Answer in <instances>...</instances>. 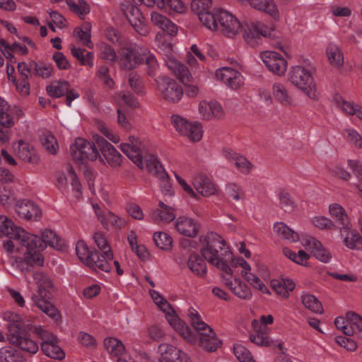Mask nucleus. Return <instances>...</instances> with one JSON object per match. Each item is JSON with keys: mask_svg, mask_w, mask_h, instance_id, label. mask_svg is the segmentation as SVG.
<instances>
[{"mask_svg": "<svg viewBox=\"0 0 362 362\" xmlns=\"http://www.w3.org/2000/svg\"><path fill=\"white\" fill-rule=\"evenodd\" d=\"M47 245L59 251L66 247L64 240L52 230L45 229L41 233V237L27 233L23 245L26 251L23 258H16V267L26 275L35 267L43 266L44 258L40 251Z\"/></svg>", "mask_w": 362, "mask_h": 362, "instance_id": "f257e3e1", "label": "nucleus"}, {"mask_svg": "<svg viewBox=\"0 0 362 362\" xmlns=\"http://www.w3.org/2000/svg\"><path fill=\"white\" fill-rule=\"evenodd\" d=\"M203 245L200 249V253L205 260L210 264L215 265L218 269H221L227 274H232L233 271L227 264L223 254L220 253L225 250V254L232 255L228 247H225V240L216 233L209 232L204 237L200 238Z\"/></svg>", "mask_w": 362, "mask_h": 362, "instance_id": "f03ea898", "label": "nucleus"}, {"mask_svg": "<svg viewBox=\"0 0 362 362\" xmlns=\"http://www.w3.org/2000/svg\"><path fill=\"white\" fill-rule=\"evenodd\" d=\"M4 316V319L9 321L7 339L10 343L30 354L37 353L39 349L38 345L37 342L30 338L23 323L20 320L21 317L12 312L5 313Z\"/></svg>", "mask_w": 362, "mask_h": 362, "instance_id": "7ed1b4c3", "label": "nucleus"}, {"mask_svg": "<svg viewBox=\"0 0 362 362\" xmlns=\"http://www.w3.org/2000/svg\"><path fill=\"white\" fill-rule=\"evenodd\" d=\"M33 276L38 286L37 294H33L32 296L34 304L56 322L60 321L62 316L59 312L49 301L52 297L51 290L53 285L51 279L45 274L40 272H34Z\"/></svg>", "mask_w": 362, "mask_h": 362, "instance_id": "20e7f679", "label": "nucleus"}, {"mask_svg": "<svg viewBox=\"0 0 362 362\" xmlns=\"http://www.w3.org/2000/svg\"><path fill=\"white\" fill-rule=\"evenodd\" d=\"M192 325L199 333V345L208 352H214L221 345L211 327L202 321L199 314L194 310H189Z\"/></svg>", "mask_w": 362, "mask_h": 362, "instance_id": "39448f33", "label": "nucleus"}, {"mask_svg": "<svg viewBox=\"0 0 362 362\" xmlns=\"http://www.w3.org/2000/svg\"><path fill=\"white\" fill-rule=\"evenodd\" d=\"M288 80L298 88L303 91L310 99L318 100L320 93L310 73L301 66L291 67L288 72Z\"/></svg>", "mask_w": 362, "mask_h": 362, "instance_id": "423d86ee", "label": "nucleus"}, {"mask_svg": "<svg viewBox=\"0 0 362 362\" xmlns=\"http://www.w3.org/2000/svg\"><path fill=\"white\" fill-rule=\"evenodd\" d=\"M166 64L177 79L186 86V94L191 98L197 96L199 89L197 86L190 84L192 76L188 68L173 57H168Z\"/></svg>", "mask_w": 362, "mask_h": 362, "instance_id": "0eeeda50", "label": "nucleus"}, {"mask_svg": "<svg viewBox=\"0 0 362 362\" xmlns=\"http://www.w3.org/2000/svg\"><path fill=\"white\" fill-rule=\"evenodd\" d=\"M98 146L94 140L90 143L82 138H77L74 144L70 147L71 154L73 158L84 163L87 160H95L99 156Z\"/></svg>", "mask_w": 362, "mask_h": 362, "instance_id": "6e6552de", "label": "nucleus"}, {"mask_svg": "<svg viewBox=\"0 0 362 362\" xmlns=\"http://www.w3.org/2000/svg\"><path fill=\"white\" fill-rule=\"evenodd\" d=\"M172 119L176 130L180 134L187 136L190 141L195 142L202 138V127L199 122L191 123L177 115H173Z\"/></svg>", "mask_w": 362, "mask_h": 362, "instance_id": "1a4fd4ad", "label": "nucleus"}, {"mask_svg": "<svg viewBox=\"0 0 362 362\" xmlns=\"http://www.w3.org/2000/svg\"><path fill=\"white\" fill-rule=\"evenodd\" d=\"M121 9L134 30L141 35L148 33L145 18L139 8L131 4H122Z\"/></svg>", "mask_w": 362, "mask_h": 362, "instance_id": "9d476101", "label": "nucleus"}, {"mask_svg": "<svg viewBox=\"0 0 362 362\" xmlns=\"http://www.w3.org/2000/svg\"><path fill=\"white\" fill-rule=\"evenodd\" d=\"M158 88L163 100L170 103L180 101L183 95V89L175 80L163 78L158 83Z\"/></svg>", "mask_w": 362, "mask_h": 362, "instance_id": "9b49d317", "label": "nucleus"}, {"mask_svg": "<svg viewBox=\"0 0 362 362\" xmlns=\"http://www.w3.org/2000/svg\"><path fill=\"white\" fill-rule=\"evenodd\" d=\"M217 19L221 31L228 37H233L237 35L241 28L239 21L226 11L218 10Z\"/></svg>", "mask_w": 362, "mask_h": 362, "instance_id": "f8f14e48", "label": "nucleus"}, {"mask_svg": "<svg viewBox=\"0 0 362 362\" xmlns=\"http://www.w3.org/2000/svg\"><path fill=\"white\" fill-rule=\"evenodd\" d=\"M25 235L27 232L25 230L16 226L7 216L0 215V237L7 236L23 245Z\"/></svg>", "mask_w": 362, "mask_h": 362, "instance_id": "ddd939ff", "label": "nucleus"}, {"mask_svg": "<svg viewBox=\"0 0 362 362\" xmlns=\"http://www.w3.org/2000/svg\"><path fill=\"white\" fill-rule=\"evenodd\" d=\"M274 27H268L261 22L253 23L251 28L248 31L245 30L243 37L245 40L250 46H255L258 43L259 36L265 37H274Z\"/></svg>", "mask_w": 362, "mask_h": 362, "instance_id": "4468645a", "label": "nucleus"}, {"mask_svg": "<svg viewBox=\"0 0 362 362\" xmlns=\"http://www.w3.org/2000/svg\"><path fill=\"white\" fill-rule=\"evenodd\" d=\"M261 58L270 71L278 76L284 74L287 68V62L280 54L267 51L261 53Z\"/></svg>", "mask_w": 362, "mask_h": 362, "instance_id": "2eb2a0df", "label": "nucleus"}, {"mask_svg": "<svg viewBox=\"0 0 362 362\" xmlns=\"http://www.w3.org/2000/svg\"><path fill=\"white\" fill-rule=\"evenodd\" d=\"M93 140L95 141L103 156L111 166L117 167L120 165L121 155L111 144L100 135H94Z\"/></svg>", "mask_w": 362, "mask_h": 362, "instance_id": "dca6fc26", "label": "nucleus"}, {"mask_svg": "<svg viewBox=\"0 0 362 362\" xmlns=\"http://www.w3.org/2000/svg\"><path fill=\"white\" fill-rule=\"evenodd\" d=\"M160 354L159 362H191L187 355L169 344H161L158 346Z\"/></svg>", "mask_w": 362, "mask_h": 362, "instance_id": "f3484780", "label": "nucleus"}, {"mask_svg": "<svg viewBox=\"0 0 362 362\" xmlns=\"http://www.w3.org/2000/svg\"><path fill=\"white\" fill-rule=\"evenodd\" d=\"M145 56V51L141 49L127 47L123 49L121 58V66L126 70H132L141 64Z\"/></svg>", "mask_w": 362, "mask_h": 362, "instance_id": "a211bd4d", "label": "nucleus"}, {"mask_svg": "<svg viewBox=\"0 0 362 362\" xmlns=\"http://www.w3.org/2000/svg\"><path fill=\"white\" fill-rule=\"evenodd\" d=\"M15 210L18 216L26 220L37 221L42 215V211L33 202L25 199L18 201Z\"/></svg>", "mask_w": 362, "mask_h": 362, "instance_id": "6ab92c4d", "label": "nucleus"}, {"mask_svg": "<svg viewBox=\"0 0 362 362\" xmlns=\"http://www.w3.org/2000/svg\"><path fill=\"white\" fill-rule=\"evenodd\" d=\"M217 76L226 85L233 89H238L243 83L244 80L243 76L236 70L224 67L220 70Z\"/></svg>", "mask_w": 362, "mask_h": 362, "instance_id": "aec40b11", "label": "nucleus"}, {"mask_svg": "<svg viewBox=\"0 0 362 362\" xmlns=\"http://www.w3.org/2000/svg\"><path fill=\"white\" fill-rule=\"evenodd\" d=\"M16 156L23 161L35 164L39 161V156L34 147L20 140L17 147H14Z\"/></svg>", "mask_w": 362, "mask_h": 362, "instance_id": "412c9836", "label": "nucleus"}, {"mask_svg": "<svg viewBox=\"0 0 362 362\" xmlns=\"http://www.w3.org/2000/svg\"><path fill=\"white\" fill-rule=\"evenodd\" d=\"M193 185L196 190L204 197L215 194L216 185L206 175L198 174L193 179Z\"/></svg>", "mask_w": 362, "mask_h": 362, "instance_id": "4be33fe9", "label": "nucleus"}, {"mask_svg": "<svg viewBox=\"0 0 362 362\" xmlns=\"http://www.w3.org/2000/svg\"><path fill=\"white\" fill-rule=\"evenodd\" d=\"M177 230L182 235L194 238L199 232L198 224L192 218L187 217H179L175 223Z\"/></svg>", "mask_w": 362, "mask_h": 362, "instance_id": "5701e85b", "label": "nucleus"}, {"mask_svg": "<svg viewBox=\"0 0 362 362\" xmlns=\"http://www.w3.org/2000/svg\"><path fill=\"white\" fill-rule=\"evenodd\" d=\"M305 245L312 249L313 255L320 262L328 263L332 259L330 252L315 238L309 237L307 238Z\"/></svg>", "mask_w": 362, "mask_h": 362, "instance_id": "b1692460", "label": "nucleus"}, {"mask_svg": "<svg viewBox=\"0 0 362 362\" xmlns=\"http://www.w3.org/2000/svg\"><path fill=\"white\" fill-rule=\"evenodd\" d=\"M252 325L255 329V334H250V339L251 342L261 346H269L273 344V341L269 339L267 333V327L264 325H258L256 320L252 321Z\"/></svg>", "mask_w": 362, "mask_h": 362, "instance_id": "393cba45", "label": "nucleus"}, {"mask_svg": "<svg viewBox=\"0 0 362 362\" xmlns=\"http://www.w3.org/2000/svg\"><path fill=\"white\" fill-rule=\"evenodd\" d=\"M341 233L344 237V243L350 249H362V237L357 231L351 230V224L347 228H340Z\"/></svg>", "mask_w": 362, "mask_h": 362, "instance_id": "a878e982", "label": "nucleus"}, {"mask_svg": "<svg viewBox=\"0 0 362 362\" xmlns=\"http://www.w3.org/2000/svg\"><path fill=\"white\" fill-rule=\"evenodd\" d=\"M337 105L347 115H356L362 120V107L355 103L345 100L341 96L337 95L334 98Z\"/></svg>", "mask_w": 362, "mask_h": 362, "instance_id": "bb28decb", "label": "nucleus"}, {"mask_svg": "<svg viewBox=\"0 0 362 362\" xmlns=\"http://www.w3.org/2000/svg\"><path fill=\"white\" fill-rule=\"evenodd\" d=\"M166 318L170 325L176 329L180 335L189 341H192L194 338L192 334L191 329L185 325V322L180 320L175 313H170L166 315Z\"/></svg>", "mask_w": 362, "mask_h": 362, "instance_id": "cd10ccee", "label": "nucleus"}, {"mask_svg": "<svg viewBox=\"0 0 362 362\" xmlns=\"http://www.w3.org/2000/svg\"><path fill=\"white\" fill-rule=\"evenodd\" d=\"M158 206L160 209L155 210L152 214V218L155 222L168 223L175 218L176 216L172 207L166 205L163 202H159Z\"/></svg>", "mask_w": 362, "mask_h": 362, "instance_id": "c85d7f7f", "label": "nucleus"}, {"mask_svg": "<svg viewBox=\"0 0 362 362\" xmlns=\"http://www.w3.org/2000/svg\"><path fill=\"white\" fill-rule=\"evenodd\" d=\"M146 168L148 173L158 179L168 178V175L156 158L153 155H147L144 158Z\"/></svg>", "mask_w": 362, "mask_h": 362, "instance_id": "c756f323", "label": "nucleus"}, {"mask_svg": "<svg viewBox=\"0 0 362 362\" xmlns=\"http://www.w3.org/2000/svg\"><path fill=\"white\" fill-rule=\"evenodd\" d=\"M189 269L197 276L204 277L206 274V264L202 257L193 253L190 255L187 260Z\"/></svg>", "mask_w": 362, "mask_h": 362, "instance_id": "7c9ffc66", "label": "nucleus"}, {"mask_svg": "<svg viewBox=\"0 0 362 362\" xmlns=\"http://www.w3.org/2000/svg\"><path fill=\"white\" fill-rule=\"evenodd\" d=\"M272 288L281 297L287 298L289 296V291L295 288V284L289 279H272L270 282Z\"/></svg>", "mask_w": 362, "mask_h": 362, "instance_id": "2f4dec72", "label": "nucleus"}, {"mask_svg": "<svg viewBox=\"0 0 362 362\" xmlns=\"http://www.w3.org/2000/svg\"><path fill=\"white\" fill-rule=\"evenodd\" d=\"M251 6L257 10L269 14L274 20L279 18V12L272 0H250Z\"/></svg>", "mask_w": 362, "mask_h": 362, "instance_id": "473e14b6", "label": "nucleus"}, {"mask_svg": "<svg viewBox=\"0 0 362 362\" xmlns=\"http://www.w3.org/2000/svg\"><path fill=\"white\" fill-rule=\"evenodd\" d=\"M274 230L276 235L281 239L287 240L291 242H297L299 240L298 233L282 222L275 223Z\"/></svg>", "mask_w": 362, "mask_h": 362, "instance_id": "72a5a7b5", "label": "nucleus"}, {"mask_svg": "<svg viewBox=\"0 0 362 362\" xmlns=\"http://www.w3.org/2000/svg\"><path fill=\"white\" fill-rule=\"evenodd\" d=\"M76 255L80 260L84 262L88 267L93 266V258L98 257L97 254L92 253V250H90L88 245L83 240L77 242L76 245Z\"/></svg>", "mask_w": 362, "mask_h": 362, "instance_id": "f704fd0d", "label": "nucleus"}, {"mask_svg": "<svg viewBox=\"0 0 362 362\" xmlns=\"http://www.w3.org/2000/svg\"><path fill=\"white\" fill-rule=\"evenodd\" d=\"M151 22L153 25L170 34L175 33L177 29L175 25L170 19L158 12L151 13Z\"/></svg>", "mask_w": 362, "mask_h": 362, "instance_id": "c9c22d12", "label": "nucleus"}, {"mask_svg": "<svg viewBox=\"0 0 362 362\" xmlns=\"http://www.w3.org/2000/svg\"><path fill=\"white\" fill-rule=\"evenodd\" d=\"M57 344L58 341L48 344L47 342L41 343V349L48 357L54 359L62 360L65 357V353Z\"/></svg>", "mask_w": 362, "mask_h": 362, "instance_id": "e433bc0d", "label": "nucleus"}, {"mask_svg": "<svg viewBox=\"0 0 362 362\" xmlns=\"http://www.w3.org/2000/svg\"><path fill=\"white\" fill-rule=\"evenodd\" d=\"M329 212L332 217L335 218V221L338 223V227L347 228V226L350 225L347 214L345 210L339 204H334L329 206Z\"/></svg>", "mask_w": 362, "mask_h": 362, "instance_id": "4c0bfd02", "label": "nucleus"}, {"mask_svg": "<svg viewBox=\"0 0 362 362\" xmlns=\"http://www.w3.org/2000/svg\"><path fill=\"white\" fill-rule=\"evenodd\" d=\"M327 54L329 63L337 67L344 66V55L341 50L335 45H329L327 48Z\"/></svg>", "mask_w": 362, "mask_h": 362, "instance_id": "58836bf2", "label": "nucleus"}, {"mask_svg": "<svg viewBox=\"0 0 362 362\" xmlns=\"http://www.w3.org/2000/svg\"><path fill=\"white\" fill-rule=\"evenodd\" d=\"M1 362H26L21 354L11 347H3L0 349Z\"/></svg>", "mask_w": 362, "mask_h": 362, "instance_id": "ea45409f", "label": "nucleus"}, {"mask_svg": "<svg viewBox=\"0 0 362 362\" xmlns=\"http://www.w3.org/2000/svg\"><path fill=\"white\" fill-rule=\"evenodd\" d=\"M69 87L70 85L68 81L60 80L47 86L46 89L49 96L52 98H60L66 94Z\"/></svg>", "mask_w": 362, "mask_h": 362, "instance_id": "a19ab883", "label": "nucleus"}, {"mask_svg": "<svg viewBox=\"0 0 362 362\" xmlns=\"http://www.w3.org/2000/svg\"><path fill=\"white\" fill-rule=\"evenodd\" d=\"M121 150L131 159L139 168H144L143 155L141 148H132L129 144H121Z\"/></svg>", "mask_w": 362, "mask_h": 362, "instance_id": "79ce46f5", "label": "nucleus"}, {"mask_svg": "<svg viewBox=\"0 0 362 362\" xmlns=\"http://www.w3.org/2000/svg\"><path fill=\"white\" fill-rule=\"evenodd\" d=\"M40 140L47 153L52 155L57 154L58 149L57 141L51 132H42L40 136Z\"/></svg>", "mask_w": 362, "mask_h": 362, "instance_id": "37998d69", "label": "nucleus"}, {"mask_svg": "<svg viewBox=\"0 0 362 362\" xmlns=\"http://www.w3.org/2000/svg\"><path fill=\"white\" fill-rule=\"evenodd\" d=\"M273 95L274 98L282 105L287 106L292 103V97L281 83H275L273 86Z\"/></svg>", "mask_w": 362, "mask_h": 362, "instance_id": "c03bdc74", "label": "nucleus"}, {"mask_svg": "<svg viewBox=\"0 0 362 362\" xmlns=\"http://www.w3.org/2000/svg\"><path fill=\"white\" fill-rule=\"evenodd\" d=\"M104 346L107 352L115 356L122 355L125 351V347L122 342L116 338H105L104 339Z\"/></svg>", "mask_w": 362, "mask_h": 362, "instance_id": "a18cd8bd", "label": "nucleus"}, {"mask_svg": "<svg viewBox=\"0 0 362 362\" xmlns=\"http://www.w3.org/2000/svg\"><path fill=\"white\" fill-rule=\"evenodd\" d=\"M303 304L306 308L315 313L322 314L324 309L321 302L313 295L304 294L301 296Z\"/></svg>", "mask_w": 362, "mask_h": 362, "instance_id": "49530a36", "label": "nucleus"}, {"mask_svg": "<svg viewBox=\"0 0 362 362\" xmlns=\"http://www.w3.org/2000/svg\"><path fill=\"white\" fill-rule=\"evenodd\" d=\"M279 199L280 205L286 212L293 211L298 207V204L291 194L285 189L279 192Z\"/></svg>", "mask_w": 362, "mask_h": 362, "instance_id": "de8ad7c7", "label": "nucleus"}, {"mask_svg": "<svg viewBox=\"0 0 362 362\" xmlns=\"http://www.w3.org/2000/svg\"><path fill=\"white\" fill-rule=\"evenodd\" d=\"M226 157L228 160L234 161L235 165L240 171L245 173L250 172L252 165L245 157L230 152L228 153Z\"/></svg>", "mask_w": 362, "mask_h": 362, "instance_id": "09e8293b", "label": "nucleus"}, {"mask_svg": "<svg viewBox=\"0 0 362 362\" xmlns=\"http://www.w3.org/2000/svg\"><path fill=\"white\" fill-rule=\"evenodd\" d=\"M71 52L72 55L76 57L82 65H88L90 67L93 66V54L86 52L83 49L76 48L75 46L71 45Z\"/></svg>", "mask_w": 362, "mask_h": 362, "instance_id": "8fccbe9b", "label": "nucleus"}, {"mask_svg": "<svg viewBox=\"0 0 362 362\" xmlns=\"http://www.w3.org/2000/svg\"><path fill=\"white\" fill-rule=\"evenodd\" d=\"M94 240L98 248L110 260L113 259V253L111 250L107 239L101 232H96L93 236Z\"/></svg>", "mask_w": 362, "mask_h": 362, "instance_id": "3c124183", "label": "nucleus"}, {"mask_svg": "<svg viewBox=\"0 0 362 362\" xmlns=\"http://www.w3.org/2000/svg\"><path fill=\"white\" fill-rule=\"evenodd\" d=\"M201 23L206 28L211 30H216L218 28V19H217V11L214 13L212 10L202 13L201 16L199 17Z\"/></svg>", "mask_w": 362, "mask_h": 362, "instance_id": "603ef678", "label": "nucleus"}, {"mask_svg": "<svg viewBox=\"0 0 362 362\" xmlns=\"http://www.w3.org/2000/svg\"><path fill=\"white\" fill-rule=\"evenodd\" d=\"M92 253L97 254L98 257H94L93 258V261L91 260V262L93 263V266L89 267L93 269L98 268L103 272H109L111 270V266L108 262L110 259L107 258L104 254L101 255L98 251L95 250H92Z\"/></svg>", "mask_w": 362, "mask_h": 362, "instance_id": "864d4df0", "label": "nucleus"}, {"mask_svg": "<svg viewBox=\"0 0 362 362\" xmlns=\"http://www.w3.org/2000/svg\"><path fill=\"white\" fill-rule=\"evenodd\" d=\"M153 240L156 245L163 250L171 249L173 239L165 233L156 232L153 235Z\"/></svg>", "mask_w": 362, "mask_h": 362, "instance_id": "5fc2aeb1", "label": "nucleus"}, {"mask_svg": "<svg viewBox=\"0 0 362 362\" xmlns=\"http://www.w3.org/2000/svg\"><path fill=\"white\" fill-rule=\"evenodd\" d=\"M211 0H193L190 4L192 11L198 17L201 16L202 13H205L211 10Z\"/></svg>", "mask_w": 362, "mask_h": 362, "instance_id": "6e6d98bb", "label": "nucleus"}, {"mask_svg": "<svg viewBox=\"0 0 362 362\" xmlns=\"http://www.w3.org/2000/svg\"><path fill=\"white\" fill-rule=\"evenodd\" d=\"M242 276L250 284L255 288L261 291L262 293H269L267 287L262 281L256 275L247 272H241Z\"/></svg>", "mask_w": 362, "mask_h": 362, "instance_id": "4d7b16f0", "label": "nucleus"}, {"mask_svg": "<svg viewBox=\"0 0 362 362\" xmlns=\"http://www.w3.org/2000/svg\"><path fill=\"white\" fill-rule=\"evenodd\" d=\"M30 67L33 69V73H35V75L43 78H49L53 71L52 66H46L44 64H39L35 61L30 62Z\"/></svg>", "mask_w": 362, "mask_h": 362, "instance_id": "13d9d810", "label": "nucleus"}, {"mask_svg": "<svg viewBox=\"0 0 362 362\" xmlns=\"http://www.w3.org/2000/svg\"><path fill=\"white\" fill-rule=\"evenodd\" d=\"M129 83L132 89L136 94H142L144 93V83L140 75L135 72L129 74Z\"/></svg>", "mask_w": 362, "mask_h": 362, "instance_id": "bf43d9fd", "label": "nucleus"}, {"mask_svg": "<svg viewBox=\"0 0 362 362\" xmlns=\"http://www.w3.org/2000/svg\"><path fill=\"white\" fill-rule=\"evenodd\" d=\"M238 285L233 288V293L238 298L244 300H248L252 297V292L250 288L245 284H241L240 280L235 279Z\"/></svg>", "mask_w": 362, "mask_h": 362, "instance_id": "052dcab7", "label": "nucleus"}, {"mask_svg": "<svg viewBox=\"0 0 362 362\" xmlns=\"http://www.w3.org/2000/svg\"><path fill=\"white\" fill-rule=\"evenodd\" d=\"M226 193L229 199L235 201L243 199L245 197V193L240 187L234 183L228 184L226 187Z\"/></svg>", "mask_w": 362, "mask_h": 362, "instance_id": "680f3d73", "label": "nucleus"}, {"mask_svg": "<svg viewBox=\"0 0 362 362\" xmlns=\"http://www.w3.org/2000/svg\"><path fill=\"white\" fill-rule=\"evenodd\" d=\"M234 354L240 362H255L250 352L242 345H236L233 348Z\"/></svg>", "mask_w": 362, "mask_h": 362, "instance_id": "e2e57ef3", "label": "nucleus"}, {"mask_svg": "<svg viewBox=\"0 0 362 362\" xmlns=\"http://www.w3.org/2000/svg\"><path fill=\"white\" fill-rule=\"evenodd\" d=\"M15 199L13 191L8 186L0 187V202L2 205L11 204Z\"/></svg>", "mask_w": 362, "mask_h": 362, "instance_id": "0e129e2a", "label": "nucleus"}, {"mask_svg": "<svg viewBox=\"0 0 362 362\" xmlns=\"http://www.w3.org/2000/svg\"><path fill=\"white\" fill-rule=\"evenodd\" d=\"M67 5L72 12L76 13L79 16L86 15L90 12L89 6L83 0L79 1L78 4L72 1H67Z\"/></svg>", "mask_w": 362, "mask_h": 362, "instance_id": "69168bd1", "label": "nucleus"}, {"mask_svg": "<svg viewBox=\"0 0 362 362\" xmlns=\"http://www.w3.org/2000/svg\"><path fill=\"white\" fill-rule=\"evenodd\" d=\"M73 34L74 37H78L83 42V44L88 48L93 47L90 40V33L88 28L87 30H83L82 28L77 27L74 29Z\"/></svg>", "mask_w": 362, "mask_h": 362, "instance_id": "338daca9", "label": "nucleus"}, {"mask_svg": "<svg viewBox=\"0 0 362 362\" xmlns=\"http://www.w3.org/2000/svg\"><path fill=\"white\" fill-rule=\"evenodd\" d=\"M13 110L8 105V110L1 111L0 112V125L4 128L9 129L15 124L14 119L12 116Z\"/></svg>", "mask_w": 362, "mask_h": 362, "instance_id": "774afa93", "label": "nucleus"}]
</instances>
